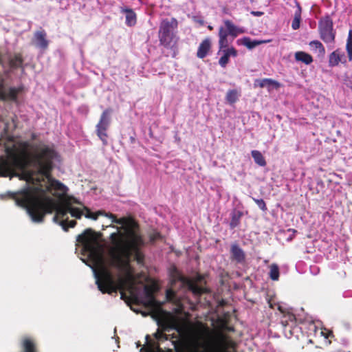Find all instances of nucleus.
Returning <instances> with one entry per match:
<instances>
[{
    "instance_id": "4468645a",
    "label": "nucleus",
    "mask_w": 352,
    "mask_h": 352,
    "mask_svg": "<svg viewBox=\"0 0 352 352\" xmlns=\"http://www.w3.org/2000/svg\"><path fill=\"white\" fill-rule=\"evenodd\" d=\"M21 348L23 352H39L35 342L28 338L22 340Z\"/></svg>"
},
{
    "instance_id": "ea45409f",
    "label": "nucleus",
    "mask_w": 352,
    "mask_h": 352,
    "mask_svg": "<svg viewBox=\"0 0 352 352\" xmlns=\"http://www.w3.org/2000/svg\"><path fill=\"white\" fill-rule=\"evenodd\" d=\"M208 28H209L210 30H212V27H211V26H209V27H208Z\"/></svg>"
},
{
    "instance_id": "473e14b6",
    "label": "nucleus",
    "mask_w": 352,
    "mask_h": 352,
    "mask_svg": "<svg viewBox=\"0 0 352 352\" xmlns=\"http://www.w3.org/2000/svg\"><path fill=\"white\" fill-rule=\"evenodd\" d=\"M254 201L261 210H266V206L263 199H254Z\"/></svg>"
},
{
    "instance_id": "9b49d317",
    "label": "nucleus",
    "mask_w": 352,
    "mask_h": 352,
    "mask_svg": "<svg viewBox=\"0 0 352 352\" xmlns=\"http://www.w3.org/2000/svg\"><path fill=\"white\" fill-rule=\"evenodd\" d=\"M34 44L41 49H46L48 45V41L46 40V34L44 32H37L34 34Z\"/></svg>"
},
{
    "instance_id": "0eeeda50",
    "label": "nucleus",
    "mask_w": 352,
    "mask_h": 352,
    "mask_svg": "<svg viewBox=\"0 0 352 352\" xmlns=\"http://www.w3.org/2000/svg\"><path fill=\"white\" fill-rule=\"evenodd\" d=\"M111 113V111L110 109H108L104 110L96 126L97 135L104 143H106L107 142V135L106 131L110 124Z\"/></svg>"
},
{
    "instance_id": "423d86ee",
    "label": "nucleus",
    "mask_w": 352,
    "mask_h": 352,
    "mask_svg": "<svg viewBox=\"0 0 352 352\" xmlns=\"http://www.w3.org/2000/svg\"><path fill=\"white\" fill-rule=\"evenodd\" d=\"M172 283H180L182 286H197L196 284L201 283V276L196 275L194 277H186L176 268L171 271Z\"/></svg>"
},
{
    "instance_id": "bb28decb",
    "label": "nucleus",
    "mask_w": 352,
    "mask_h": 352,
    "mask_svg": "<svg viewBox=\"0 0 352 352\" xmlns=\"http://www.w3.org/2000/svg\"><path fill=\"white\" fill-rule=\"evenodd\" d=\"M289 322L295 324L296 322V316L292 314H288L283 316V319L281 320V324L286 327L289 325Z\"/></svg>"
},
{
    "instance_id": "f03ea898",
    "label": "nucleus",
    "mask_w": 352,
    "mask_h": 352,
    "mask_svg": "<svg viewBox=\"0 0 352 352\" xmlns=\"http://www.w3.org/2000/svg\"><path fill=\"white\" fill-rule=\"evenodd\" d=\"M102 294H108L111 296L120 294V298L133 309L132 305H142L149 309L153 318H159L164 312L162 307L166 302H170L177 305L179 300L173 287H169L166 291V300L160 301L156 299V295L161 287H98Z\"/></svg>"
},
{
    "instance_id": "4be33fe9",
    "label": "nucleus",
    "mask_w": 352,
    "mask_h": 352,
    "mask_svg": "<svg viewBox=\"0 0 352 352\" xmlns=\"http://www.w3.org/2000/svg\"><path fill=\"white\" fill-rule=\"evenodd\" d=\"M252 156L255 163H256L258 165L261 166H264L266 165L265 160L260 151L256 150L252 151Z\"/></svg>"
},
{
    "instance_id": "39448f33",
    "label": "nucleus",
    "mask_w": 352,
    "mask_h": 352,
    "mask_svg": "<svg viewBox=\"0 0 352 352\" xmlns=\"http://www.w3.org/2000/svg\"><path fill=\"white\" fill-rule=\"evenodd\" d=\"M202 346L205 352H225L223 335L209 333L208 340Z\"/></svg>"
},
{
    "instance_id": "79ce46f5",
    "label": "nucleus",
    "mask_w": 352,
    "mask_h": 352,
    "mask_svg": "<svg viewBox=\"0 0 352 352\" xmlns=\"http://www.w3.org/2000/svg\"><path fill=\"white\" fill-rule=\"evenodd\" d=\"M143 286L146 287V286H148V285H144Z\"/></svg>"
},
{
    "instance_id": "58836bf2",
    "label": "nucleus",
    "mask_w": 352,
    "mask_h": 352,
    "mask_svg": "<svg viewBox=\"0 0 352 352\" xmlns=\"http://www.w3.org/2000/svg\"><path fill=\"white\" fill-rule=\"evenodd\" d=\"M173 343L175 344V346H176L177 344V341H173Z\"/></svg>"
},
{
    "instance_id": "2f4dec72",
    "label": "nucleus",
    "mask_w": 352,
    "mask_h": 352,
    "mask_svg": "<svg viewBox=\"0 0 352 352\" xmlns=\"http://www.w3.org/2000/svg\"><path fill=\"white\" fill-rule=\"evenodd\" d=\"M6 93H7V89H6V88L4 87L3 81L0 78V96L3 98L5 96V95L6 94Z\"/></svg>"
},
{
    "instance_id": "7ed1b4c3",
    "label": "nucleus",
    "mask_w": 352,
    "mask_h": 352,
    "mask_svg": "<svg viewBox=\"0 0 352 352\" xmlns=\"http://www.w3.org/2000/svg\"><path fill=\"white\" fill-rule=\"evenodd\" d=\"M177 27V21L175 19H164L162 21L159 38L162 45L165 47H171L176 43V38L173 30Z\"/></svg>"
},
{
    "instance_id": "a19ab883",
    "label": "nucleus",
    "mask_w": 352,
    "mask_h": 352,
    "mask_svg": "<svg viewBox=\"0 0 352 352\" xmlns=\"http://www.w3.org/2000/svg\"><path fill=\"white\" fill-rule=\"evenodd\" d=\"M142 352H146V349L143 350Z\"/></svg>"
},
{
    "instance_id": "f3484780",
    "label": "nucleus",
    "mask_w": 352,
    "mask_h": 352,
    "mask_svg": "<svg viewBox=\"0 0 352 352\" xmlns=\"http://www.w3.org/2000/svg\"><path fill=\"white\" fill-rule=\"evenodd\" d=\"M122 12L126 14V23L129 26H133L136 23V15L131 9L122 8Z\"/></svg>"
},
{
    "instance_id": "412c9836",
    "label": "nucleus",
    "mask_w": 352,
    "mask_h": 352,
    "mask_svg": "<svg viewBox=\"0 0 352 352\" xmlns=\"http://www.w3.org/2000/svg\"><path fill=\"white\" fill-rule=\"evenodd\" d=\"M295 58L298 61H302L305 64H310L312 61V57L303 52H298L295 54Z\"/></svg>"
},
{
    "instance_id": "393cba45",
    "label": "nucleus",
    "mask_w": 352,
    "mask_h": 352,
    "mask_svg": "<svg viewBox=\"0 0 352 352\" xmlns=\"http://www.w3.org/2000/svg\"><path fill=\"white\" fill-rule=\"evenodd\" d=\"M346 51L349 56V60H352V30H350L349 32V36L347 38L346 43Z\"/></svg>"
},
{
    "instance_id": "72a5a7b5",
    "label": "nucleus",
    "mask_w": 352,
    "mask_h": 352,
    "mask_svg": "<svg viewBox=\"0 0 352 352\" xmlns=\"http://www.w3.org/2000/svg\"><path fill=\"white\" fill-rule=\"evenodd\" d=\"M160 237V234L157 232H155L151 236V241H155L157 240V239H159Z\"/></svg>"
},
{
    "instance_id": "a878e982",
    "label": "nucleus",
    "mask_w": 352,
    "mask_h": 352,
    "mask_svg": "<svg viewBox=\"0 0 352 352\" xmlns=\"http://www.w3.org/2000/svg\"><path fill=\"white\" fill-rule=\"evenodd\" d=\"M157 325L161 327V331H168L169 329H176L177 331H179V329L178 327H177L175 324H168L166 323H163L160 320H157Z\"/></svg>"
},
{
    "instance_id": "4c0bfd02",
    "label": "nucleus",
    "mask_w": 352,
    "mask_h": 352,
    "mask_svg": "<svg viewBox=\"0 0 352 352\" xmlns=\"http://www.w3.org/2000/svg\"><path fill=\"white\" fill-rule=\"evenodd\" d=\"M170 336V338H175V339H177V336L175 335V333L172 334Z\"/></svg>"
},
{
    "instance_id": "f704fd0d",
    "label": "nucleus",
    "mask_w": 352,
    "mask_h": 352,
    "mask_svg": "<svg viewBox=\"0 0 352 352\" xmlns=\"http://www.w3.org/2000/svg\"><path fill=\"white\" fill-rule=\"evenodd\" d=\"M10 98L14 99L16 97V92L14 89L10 90Z\"/></svg>"
},
{
    "instance_id": "b1692460",
    "label": "nucleus",
    "mask_w": 352,
    "mask_h": 352,
    "mask_svg": "<svg viewBox=\"0 0 352 352\" xmlns=\"http://www.w3.org/2000/svg\"><path fill=\"white\" fill-rule=\"evenodd\" d=\"M269 275L272 280H278L279 277V268L277 265L272 264L270 265Z\"/></svg>"
},
{
    "instance_id": "cd10ccee",
    "label": "nucleus",
    "mask_w": 352,
    "mask_h": 352,
    "mask_svg": "<svg viewBox=\"0 0 352 352\" xmlns=\"http://www.w3.org/2000/svg\"><path fill=\"white\" fill-rule=\"evenodd\" d=\"M22 64V58L20 55H15L10 60V65L12 67L16 68Z\"/></svg>"
},
{
    "instance_id": "aec40b11",
    "label": "nucleus",
    "mask_w": 352,
    "mask_h": 352,
    "mask_svg": "<svg viewBox=\"0 0 352 352\" xmlns=\"http://www.w3.org/2000/svg\"><path fill=\"white\" fill-rule=\"evenodd\" d=\"M238 41H240L242 45L246 46L249 49H252L261 43H265V41H252L248 37H245Z\"/></svg>"
},
{
    "instance_id": "f257e3e1",
    "label": "nucleus",
    "mask_w": 352,
    "mask_h": 352,
    "mask_svg": "<svg viewBox=\"0 0 352 352\" xmlns=\"http://www.w3.org/2000/svg\"><path fill=\"white\" fill-rule=\"evenodd\" d=\"M7 148L8 159H0V176L18 177L25 180L28 187L18 192H10L16 204L24 208L32 221L40 223L46 213L56 211L53 218L67 230L76 225L75 221H68V214L80 218L84 214L87 218L97 219L99 215H104L118 226H110L116 231L110 236V246L108 249V259L116 273L105 266L104 247L99 235L91 229L86 230L79 235L78 241L82 246L81 259L92 269L98 286H124V284L140 283L130 265L132 256L140 263L143 256L139 248L143 242L138 231L136 223L130 219H116L112 214L104 211L93 213L85 208V213L77 208L70 206L67 199V188L52 179L50 171L52 162L57 157L56 152L46 146L36 148L31 160L26 157L29 144L21 142L19 146Z\"/></svg>"
},
{
    "instance_id": "6e6552de",
    "label": "nucleus",
    "mask_w": 352,
    "mask_h": 352,
    "mask_svg": "<svg viewBox=\"0 0 352 352\" xmlns=\"http://www.w3.org/2000/svg\"><path fill=\"white\" fill-rule=\"evenodd\" d=\"M320 32L322 39L327 43L334 41L333 23L329 17L322 19L320 22Z\"/></svg>"
},
{
    "instance_id": "6ab92c4d",
    "label": "nucleus",
    "mask_w": 352,
    "mask_h": 352,
    "mask_svg": "<svg viewBox=\"0 0 352 352\" xmlns=\"http://www.w3.org/2000/svg\"><path fill=\"white\" fill-rule=\"evenodd\" d=\"M342 55H341L338 50L334 51L329 56V64L331 67H334L338 65L342 61Z\"/></svg>"
},
{
    "instance_id": "ddd939ff",
    "label": "nucleus",
    "mask_w": 352,
    "mask_h": 352,
    "mask_svg": "<svg viewBox=\"0 0 352 352\" xmlns=\"http://www.w3.org/2000/svg\"><path fill=\"white\" fill-rule=\"evenodd\" d=\"M150 338L149 336L147 335L146 336V339L147 340L146 346H144L140 349V352H142L143 350L146 349V352H166L164 351L160 346L158 342H148V339ZM166 352H173L171 349H168Z\"/></svg>"
},
{
    "instance_id": "e433bc0d",
    "label": "nucleus",
    "mask_w": 352,
    "mask_h": 352,
    "mask_svg": "<svg viewBox=\"0 0 352 352\" xmlns=\"http://www.w3.org/2000/svg\"><path fill=\"white\" fill-rule=\"evenodd\" d=\"M252 14L254 16H261L263 14L261 12H252Z\"/></svg>"
},
{
    "instance_id": "7c9ffc66",
    "label": "nucleus",
    "mask_w": 352,
    "mask_h": 352,
    "mask_svg": "<svg viewBox=\"0 0 352 352\" xmlns=\"http://www.w3.org/2000/svg\"><path fill=\"white\" fill-rule=\"evenodd\" d=\"M344 81L346 86L352 89V76L345 75Z\"/></svg>"
},
{
    "instance_id": "f8f14e48",
    "label": "nucleus",
    "mask_w": 352,
    "mask_h": 352,
    "mask_svg": "<svg viewBox=\"0 0 352 352\" xmlns=\"http://www.w3.org/2000/svg\"><path fill=\"white\" fill-rule=\"evenodd\" d=\"M254 87H259L261 88L267 87L270 89L272 87H274L276 89L278 88L280 85L278 82L273 80L270 78H264V79H256L254 83Z\"/></svg>"
},
{
    "instance_id": "c85d7f7f",
    "label": "nucleus",
    "mask_w": 352,
    "mask_h": 352,
    "mask_svg": "<svg viewBox=\"0 0 352 352\" xmlns=\"http://www.w3.org/2000/svg\"><path fill=\"white\" fill-rule=\"evenodd\" d=\"M154 337L158 341L161 340H169L170 335H167L161 331L160 329H157V331L154 334Z\"/></svg>"
},
{
    "instance_id": "a211bd4d",
    "label": "nucleus",
    "mask_w": 352,
    "mask_h": 352,
    "mask_svg": "<svg viewBox=\"0 0 352 352\" xmlns=\"http://www.w3.org/2000/svg\"><path fill=\"white\" fill-rule=\"evenodd\" d=\"M239 96L240 93L237 90H229L226 94V100L228 104H232L238 100Z\"/></svg>"
},
{
    "instance_id": "c756f323",
    "label": "nucleus",
    "mask_w": 352,
    "mask_h": 352,
    "mask_svg": "<svg viewBox=\"0 0 352 352\" xmlns=\"http://www.w3.org/2000/svg\"><path fill=\"white\" fill-rule=\"evenodd\" d=\"M194 293H208L210 292V287H188Z\"/></svg>"
},
{
    "instance_id": "9d476101",
    "label": "nucleus",
    "mask_w": 352,
    "mask_h": 352,
    "mask_svg": "<svg viewBox=\"0 0 352 352\" xmlns=\"http://www.w3.org/2000/svg\"><path fill=\"white\" fill-rule=\"evenodd\" d=\"M231 258L239 263H243L245 261V253L237 245L234 244L230 249Z\"/></svg>"
},
{
    "instance_id": "dca6fc26",
    "label": "nucleus",
    "mask_w": 352,
    "mask_h": 352,
    "mask_svg": "<svg viewBox=\"0 0 352 352\" xmlns=\"http://www.w3.org/2000/svg\"><path fill=\"white\" fill-rule=\"evenodd\" d=\"M309 46L312 52L316 54L319 57H323L325 50L322 44L318 41H314L309 43Z\"/></svg>"
},
{
    "instance_id": "20e7f679",
    "label": "nucleus",
    "mask_w": 352,
    "mask_h": 352,
    "mask_svg": "<svg viewBox=\"0 0 352 352\" xmlns=\"http://www.w3.org/2000/svg\"><path fill=\"white\" fill-rule=\"evenodd\" d=\"M244 31L234 25L229 20L224 21V25L221 26L219 30V45L221 48L227 47L229 45L230 41L228 36L232 38V40L239 34H242Z\"/></svg>"
},
{
    "instance_id": "2eb2a0df",
    "label": "nucleus",
    "mask_w": 352,
    "mask_h": 352,
    "mask_svg": "<svg viewBox=\"0 0 352 352\" xmlns=\"http://www.w3.org/2000/svg\"><path fill=\"white\" fill-rule=\"evenodd\" d=\"M211 47V41L209 38H205L199 45L197 50V56L200 58H204L209 52Z\"/></svg>"
},
{
    "instance_id": "5701e85b",
    "label": "nucleus",
    "mask_w": 352,
    "mask_h": 352,
    "mask_svg": "<svg viewBox=\"0 0 352 352\" xmlns=\"http://www.w3.org/2000/svg\"><path fill=\"white\" fill-rule=\"evenodd\" d=\"M301 20V8L298 5V8L294 14V20L292 21V27L294 30H297L300 27Z\"/></svg>"
},
{
    "instance_id": "c9c22d12",
    "label": "nucleus",
    "mask_w": 352,
    "mask_h": 352,
    "mask_svg": "<svg viewBox=\"0 0 352 352\" xmlns=\"http://www.w3.org/2000/svg\"><path fill=\"white\" fill-rule=\"evenodd\" d=\"M268 304H269V306H270L271 308H274V307L275 303L274 302V301H273V299H272V298H270V299H268Z\"/></svg>"
},
{
    "instance_id": "1a4fd4ad",
    "label": "nucleus",
    "mask_w": 352,
    "mask_h": 352,
    "mask_svg": "<svg viewBox=\"0 0 352 352\" xmlns=\"http://www.w3.org/2000/svg\"><path fill=\"white\" fill-rule=\"evenodd\" d=\"M219 53H221L222 56L219 60V65L222 67H225L229 62L230 57H236L237 56V51L232 47H219Z\"/></svg>"
}]
</instances>
